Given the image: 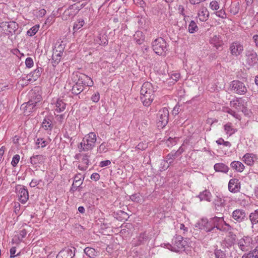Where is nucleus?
I'll return each mask as SVG.
<instances>
[{
  "label": "nucleus",
  "mask_w": 258,
  "mask_h": 258,
  "mask_svg": "<svg viewBox=\"0 0 258 258\" xmlns=\"http://www.w3.org/2000/svg\"><path fill=\"white\" fill-rule=\"evenodd\" d=\"M155 88L152 84L148 82H145L141 89V100L143 104L149 106L154 98Z\"/></svg>",
  "instance_id": "obj_1"
},
{
  "label": "nucleus",
  "mask_w": 258,
  "mask_h": 258,
  "mask_svg": "<svg viewBox=\"0 0 258 258\" xmlns=\"http://www.w3.org/2000/svg\"><path fill=\"white\" fill-rule=\"evenodd\" d=\"M186 245L185 241L183 240V237L180 235H175L171 241V243L165 244L166 248L172 251L178 252L184 250V247Z\"/></svg>",
  "instance_id": "obj_2"
},
{
  "label": "nucleus",
  "mask_w": 258,
  "mask_h": 258,
  "mask_svg": "<svg viewBox=\"0 0 258 258\" xmlns=\"http://www.w3.org/2000/svg\"><path fill=\"white\" fill-rule=\"evenodd\" d=\"M96 142V136L94 133L91 132L88 134L86 138L78 146L79 151H88L92 150L95 146Z\"/></svg>",
  "instance_id": "obj_3"
},
{
  "label": "nucleus",
  "mask_w": 258,
  "mask_h": 258,
  "mask_svg": "<svg viewBox=\"0 0 258 258\" xmlns=\"http://www.w3.org/2000/svg\"><path fill=\"white\" fill-rule=\"evenodd\" d=\"M166 42L161 37L156 39L152 43V48L154 52L160 55H164L166 51Z\"/></svg>",
  "instance_id": "obj_4"
},
{
  "label": "nucleus",
  "mask_w": 258,
  "mask_h": 258,
  "mask_svg": "<svg viewBox=\"0 0 258 258\" xmlns=\"http://www.w3.org/2000/svg\"><path fill=\"white\" fill-rule=\"evenodd\" d=\"M169 111L166 107L161 109L157 115L158 127L163 128L168 122Z\"/></svg>",
  "instance_id": "obj_5"
},
{
  "label": "nucleus",
  "mask_w": 258,
  "mask_h": 258,
  "mask_svg": "<svg viewBox=\"0 0 258 258\" xmlns=\"http://www.w3.org/2000/svg\"><path fill=\"white\" fill-rule=\"evenodd\" d=\"M211 224L213 230V234L211 236L214 238L218 236V231H220L221 226L223 225L224 218L215 216L210 219Z\"/></svg>",
  "instance_id": "obj_6"
},
{
  "label": "nucleus",
  "mask_w": 258,
  "mask_h": 258,
  "mask_svg": "<svg viewBox=\"0 0 258 258\" xmlns=\"http://www.w3.org/2000/svg\"><path fill=\"white\" fill-rule=\"evenodd\" d=\"M230 87L232 91L239 95H244L247 92V88L245 84L239 80L232 81Z\"/></svg>",
  "instance_id": "obj_7"
},
{
  "label": "nucleus",
  "mask_w": 258,
  "mask_h": 258,
  "mask_svg": "<svg viewBox=\"0 0 258 258\" xmlns=\"http://www.w3.org/2000/svg\"><path fill=\"white\" fill-rule=\"evenodd\" d=\"M73 80L74 82L76 81L77 80L79 81L81 84L84 86L85 85L88 87H92L93 85V82L91 78L88 76L80 73L79 72L74 73L73 74Z\"/></svg>",
  "instance_id": "obj_8"
},
{
  "label": "nucleus",
  "mask_w": 258,
  "mask_h": 258,
  "mask_svg": "<svg viewBox=\"0 0 258 258\" xmlns=\"http://www.w3.org/2000/svg\"><path fill=\"white\" fill-rule=\"evenodd\" d=\"M64 47L61 44L55 46L53 49L52 55V64L53 67H56L60 62Z\"/></svg>",
  "instance_id": "obj_9"
},
{
  "label": "nucleus",
  "mask_w": 258,
  "mask_h": 258,
  "mask_svg": "<svg viewBox=\"0 0 258 258\" xmlns=\"http://www.w3.org/2000/svg\"><path fill=\"white\" fill-rule=\"evenodd\" d=\"M195 227L205 230L208 233V235H213L210 219L208 220L206 218H202L195 224Z\"/></svg>",
  "instance_id": "obj_10"
},
{
  "label": "nucleus",
  "mask_w": 258,
  "mask_h": 258,
  "mask_svg": "<svg viewBox=\"0 0 258 258\" xmlns=\"http://www.w3.org/2000/svg\"><path fill=\"white\" fill-rule=\"evenodd\" d=\"M246 61L248 65L254 66L257 62L258 55L256 51L251 48L247 49L245 52Z\"/></svg>",
  "instance_id": "obj_11"
},
{
  "label": "nucleus",
  "mask_w": 258,
  "mask_h": 258,
  "mask_svg": "<svg viewBox=\"0 0 258 258\" xmlns=\"http://www.w3.org/2000/svg\"><path fill=\"white\" fill-rule=\"evenodd\" d=\"M16 190L20 202L22 204H25L29 199V194L27 189L24 186L19 185L16 186Z\"/></svg>",
  "instance_id": "obj_12"
},
{
  "label": "nucleus",
  "mask_w": 258,
  "mask_h": 258,
  "mask_svg": "<svg viewBox=\"0 0 258 258\" xmlns=\"http://www.w3.org/2000/svg\"><path fill=\"white\" fill-rule=\"evenodd\" d=\"M29 101L34 104L38 105L42 99L41 95L38 90V88L35 87L31 90L28 94Z\"/></svg>",
  "instance_id": "obj_13"
},
{
  "label": "nucleus",
  "mask_w": 258,
  "mask_h": 258,
  "mask_svg": "<svg viewBox=\"0 0 258 258\" xmlns=\"http://www.w3.org/2000/svg\"><path fill=\"white\" fill-rule=\"evenodd\" d=\"M252 240L250 237L246 236L238 240V245L242 251H247L251 246Z\"/></svg>",
  "instance_id": "obj_14"
},
{
  "label": "nucleus",
  "mask_w": 258,
  "mask_h": 258,
  "mask_svg": "<svg viewBox=\"0 0 258 258\" xmlns=\"http://www.w3.org/2000/svg\"><path fill=\"white\" fill-rule=\"evenodd\" d=\"M229 50L232 55L237 56L242 53L243 46L240 42L236 41L230 44Z\"/></svg>",
  "instance_id": "obj_15"
},
{
  "label": "nucleus",
  "mask_w": 258,
  "mask_h": 258,
  "mask_svg": "<svg viewBox=\"0 0 258 258\" xmlns=\"http://www.w3.org/2000/svg\"><path fill=\"white\" fill-rule=\"evenodd\" d=\"M36 104L30 103V101L23 103L21 106V110L23 111L25 115H29L31 113L35 111L37 107Z\"/></svg>",
  "instance_id": "obj_16"
},
{
  "label": "nucleus",
  "mask_w": 258,
  "mask_h": 258,
  "mask_svg": "<svg viewBox=\"0 0 258 258\" xmlns=\"http://www.w3.org/2000/svg\"><path fill=\"white\" fill-rule=\"evenodd\" d=\"M231 216L237 222L241 223L246 219V213L242 209H236L232 213Z\"/></svg>",
  "instance_id": "obj_17"
},
{
  "label": "nucleus",
  "mask_w": 258,
  "mask_h": 258,
  "mask_svg": "<svg viewBox=\"0 0 258 258\" xmlns=\"http://www.w3.org/2000/svg\"><path fill=\"white\" fill-rule=\"evenodd\" d=\"M229 190L233 193L239 191L240 189V183L238 179L233 178L229 180L228 183Z\"/></svg>",
  "instance_id": "obj_18"
},
{
  "label": "nucleus",
  "mask_w": 258,
  "mask_h": 258,
  "mask_svg": "<svg viewBox=\"0 0 258 258\" xmlns=\"http://www.w3.org/2000/svg\"><path fill=\"white\" fill-rule=\"evenodd\" d=\"M75 5H72L69 6V7L64 11V13L62 15V19L63 20H68L74 17L76 13L78 12H75Z\"/></svg>",
  "instance_id": "obj_19"
},
{
  "label": "nucleus",
  "mask_w": 258,
  "mask_h": 258,
  "mask_svg": "<svg viewBox=\"0 0 258 258\" xmlns=\"http://www.w3.org/2000/svg\"><path fill=\"white\" fill-rule=\"evenodd\" d=\"M74 256V251L69 247H66L58 252L56 258H73Z\"/></svg>",
  "instance_id": "obj_20"
},
{
  "label": "nucleus",
  "mask_w": 258,
  "mask_h": 258,
  "mask_svg": "<svg viewBox=\"0 0 258 258\" xmlns=\"http://www.w3.org/2000/svg\"><path fill=\"white\" fill-rule=\"evenodd\" d=\"M210 42L211 44L213 45L217 49H218L219 47H221L223 44L222 38L219 34L212 35L210 37Z\"/></svg>",
  "instance_id": "obj_21"
},
{
  "label": "nucleus",
  "mask_w": 258,
  "mask_h": 258,
  "mask_svg": "<svg viewBox=\"0 0 258 258\" xmlns=\"http://www.w3.org/2000/svg\"><path fill=\"white\" fill-rule=\"evenodd\" d=\"M215 209L219 212H221L224 209L225 206V200L222 198L217 197L213 202Z\"/></svg>",
  "instance_id": "obj_22"
},
{
  "label": "nucleus",
  "mask_w": 258,
  "mask_h": 258,
  "mask_svg": "<svg viewBox=\"0 0 258 258\" xmlns=\"http://www.w3.org/2000/svg\"><path fill=\"white\" fill-rule=\"evenodd\" d=\"M89 157L90 155L88 154H85L83 155L82 161L78 166L80 170L85 171L87 169L89 164Z\"/></svg>",
  "instance_id": "obj_23"
},
{
  "label": "nucleus",
  "mask_w": 258,
  "mask_h": 258,
  "mask_svg": "<svg viewBox=\"0 0 258 258\" xmlns=\"http://www.w3.org/2000/svg\"><path fill=\"white\" fill-rule=\"evenodd\" d=\"M198 15L201 22H205L209 17V12L206 8L202 7L199 11Z\"/></svg>",
  "instance_id": "obj_24"
},
{
  "label": "nucleus",
  "mask_w": 258,
  "mask_h": 258,
  "mask_svg": "<svg viewBox=\"0 0 258 258\" xmlns=\"http://www.w3.org/2000/svg\"><path fill=\"white\" fill-rule=\"evenodd\" d=\"M45 160V158L42 155H34L30 158V162L33 165L37 166L43 163Z\"/></svg>",
  "instance_id": "obj_25"
},
{
  "label": "nucleus",
  "mask_w": 258,
  "mask_h": 258,
  "mask_svg": "<svg viewBox=\"0 0 258 258\" xmlns=\"http://www.w3.org/2000/svg\"><path fill=\"white\" fill-rule=\"evenodd\" d=\"M55 105V110L57 112H61L66 109L67 104L63 99L59 98L57 99Z\"/></svg>",
  "instance_id": "obj_26"
},
{
  "label": "nucleus",
  "mask_w": 258,
  "mask_h": 258,
  "mask_svg": "<svg viewBox=\"0 0 258 258\" xmlns=\"http://www.w3.org/2000/svg\"><path fill=\"white\" fill-rule=\"evenodd\" d=\"M214 169L216 172L227 173L229 171V167L223 163H218L214 165Z\"/></svg>",
  "instance_id": "obj_27"
},
{
  "label": "nucleus",
  "mask_w": 258,
  "mask_h": 258,
  "mask_svg": "<svg viewBox=\"0 0 258 258\" xmlns=\"http://www.w3.org/2000/svg\"><path fill=\"white\" fill-rule=\"evenodd\" d=\"M83 90L84 86L78 80V81L76 82L75 84L72 86V93L74 95H77L80 94Z\"/></svg>",
  "instance_id": "obj_28"
},
{
  "label": "nucleus",
  "mask_w": 258,
  "mask_h": 258,
  "mask_svg": "<svg viewBox=\"0 0 258 258\" xmlns=\"http://www.w3.org/2000/svg\"><path fill=\"white\" fill-rule=\"evenodd\" d=\"M231 167L238 172H242L245 168L244 165L240 161H234L230 164Z\"/></svg>",
  "instance_id": "obj_29"
},
{
  "label": "nucleus",
  "mask_w": 258,
  "mask_h": 258,
  "mask_svg": "<svg viewBox=\"0 0 258 258\" xmlns=\"http://www.w3.org/2000/svg\"><path fill=\"white\" fill-rule=\"evenodd\" d=\"M255 158L254 154L246 153L243 157V161L247 165L251 166L254 163Z\"/></svg>",
  "instance_id": "obj_30"
},
{
  "label": "nucleus",
  "mask_w": 258,
  "mask_h": 258,
  "mask_svg": "<svg viewBox=\"0 0 258 258\" xmlns=\"http://www.w3.org/2000/svg\"><path fill=\"white\" fill-rule=\"evenodd\" d=\"M182 152V149L180 148L176 152H172L168 154L167 156L166 162H169V164H171L174 159H175L178 156L181 154Z\"/></svg>",
  "instance_id": "obj_31"
},
{
  "label": "nucleus",
  "mask_w": 258,
  "mask_h": 258,
  "mask_svg": "<svg viewBox=\"0 0 258 258\" xmlns=\"http://www.w3.org/2000/svg\"><path fill=\"white\" fill-rule=\"evenodd\" d=\"M230 105L231 107L236 109L237 111H243L244 106L238 99L231 101Z\"/></svg>",
  "instance_id": "obj_32"
},
{
  "label": "nucleus",
  "mask_w": 258,
  "mask_h": 258,
  "mask_svg": "<svg viewBox=\"0 0 258 258\" xmlns=\"http://www.w3.org/2000/svg\"><path fill=\"white\" fill-rule=\"evenodd\" d=\"M96 43L99 45H106L108 44V40L107 36L105 35L99 34L95 39Z\"/></svg>",
  "instance_id": "obj_33"
},
{
  "label": "nucleus",
  "mask_w": 258,
  "mask_h": 258,
  "mask_svg": "<svg viewBox=\"0 0 258 258\" xmlns=\"http://www.w3.org/2000/svg\"><path fill=\"white\" fill-rule=\"evenodd\" d=\"M26 228H23L20 230L19 234L18 235V239L19 242L22 241L24 238H25L29 231L28 229H30V227L25 224Z\"/></svg>",
  "instance_id": "obj_34"
},
{
  "label": "nucleus",
  "mask_w": 258,
  "mask_h": 258,
  "mask_svg": "<svg viewBox=\"0 0 258 258\" xmlns=\"http://www.w3.org/2000/svg\"><path fill=\"white\" fill-rule=\"evenodd\" d=\"M211 194L210 191L207 190H205L202 192H201L199 195V197L201 201H210L211 199Z\"/></svg>",
  "instance_id": "obj_35"
},
{
  "label": "nucleus",
  "mask_w": 258,
  "mask_h": 258,
  "mask_svg": "<svg viewBox=\"0 0 258 258\" xmlns=\"http://www.w3.org/2000/svg\"><path fill=\"white\" fill-rule=\"evenodd\" d=\"M42 126L44 130L49 131H51L53 127L51 120L47 118H45L43 119Z\"/></svg>",
  "instance_id": "obj_36"
},
{
  "label": "nucleus",
  "mask_w": 258,
  "mask_h": 258,
  "mask_svg": "<svg viewBox=\"0 0 258 258\" xmlns=\"http://www.w3.org/2000/svg\"><path fill=\"white\" fill-rule=\"evenodd\" d=\"M242 258H258V246H256L252 251L244 254Z\"/></svg>",
  "instance_id": "obj_37"
},
{
  "label": "nucleus",
  "mask_w": 258,
  "mask_h": 258,
  "mask_svg": "<svg viewBox=\"0 0 258 258\" xmlns=\"http://www.w3.org/2000/svg\"><path fill=\"white\" fill-rule=\"evenodd\" d=\"M43 69L42 68L38 67L33 72H31L29 76L32 77L34 80H36L39 78L42 72Z\"/></svg>",
  "instance_id": "obj_38"
},
{
  "label": "nucleus",
  "mask_w": 258,
  "mask_h": 258,
  "mask_svg": "<svg viewBox=\"0 0 258 258\" xmlns=\"http://www.w3.org/2000/svg\"><path fill=\"white\" fill-rule=\"evenodd\" d=\"M85 254L90 258H95L96 256V252L95 249L87 247L84 250Z\"/></svg>",
  "instance_id": "obj_39"
},
{
  "label": "nucleus",
  "mask_w": 258,
  "mask_h": 258,
  "mask_svg": "<svg viewBox=\"0 0 258 258\" xmlns=\"http://www.w3.org/2000/svg\"><path fill=\"white\" fill-rule=\"evenodd\" d=\"M249 218L252 225L257 224L258 223V209L251 213L249 216Z\"/></svg>",
  "instance_id": "obj_40"
},
{
  "label": "nucleus",
  "mask_w": 258,
  "mask_h": 258,
  "mask_svg": "<svg viewBox=\"0 0 258 258\" xmlns=\"http://www.w3.org/2000/svg\"><path fill=\"white\" fill-rule=\"evenodd\" d=\"M239 10V4L238 3H232L229 9V12L231 14L235 15L237 14Z\"/></svg>",
  "instance_id": "obj_41"
},
{
  "label": "nucleus",
  "mask_w": 258,
  "mask_h": 258,
  "mask_svg": "<svg viewBox=\"0 0 258 258\" xmlns=\"http://www.w3.org/2000/svg\"><path fill=\"white\" fill-rule=\"evenodd\" d=\"M10 33L12 34L17 30L18 25L15 22H10L7 25Z\"/></svg>",
  "instance_id": "obj_42"
},
{
  "label": "nucleus",
  "mask_w": 258,
  "mask_h": 258,
  "mask_svg": "<svg viewBox=\"0 0 258 258\" xmlns=\"http://www.w3.org/2000/svg\"><path fill=\"white\" fill-rule=\"evenodd\" d=\"M224 131L226 134L229 136L233 135L236 131L230 123H228L224 125Z\"/></svg>",
  "instance_id": "obj_43"
},
{
  "label": "nucleus",
  "mask_w": 258,
  "mask_h": 258,
  "mask_svg": "<svg viewBox=\"0 0 258 258\" xmlns=\"http://www.w3.org/2000/svg\"><path fill=\"white\" fill-rule=\"evenodd\" d=\"M214 254L215 258H226V254L224 251L220 249L216 248L214 250Z\"/></svg>",
  "instance_id": "obj_44"
},
{
  "label": "nucleus",
  "mask_w": 258,
  "mask_h": 258,
  "mask_svg": "<svg viewBox=\"0 0 258 258\" xmlns=\"http://www.w3.org/2000/svg\"><path fill=\"white\" fill-rule=\"evenodd\" d=\"M85 22L83 19H80L75 22L73 26V30L77 31L81 28L84 25Z\"/></svg>",
  "instance_id": "obj_45"
},
{
  "label": "nucleus",
  "mask_w": 258,
  "mask_h": 258,
  "mask_svg": "<svg viewBox=\"0 0 258 258\" xmlns=\"http://www.w3.org/2000/svg\"><path fill=\"white\" fill-rule=\"evenodd\" d=\"M198 27L196 22L194 21H191L188 25V32L190 33H194L197 31Z\"/></svg>",
  "instance_id": "obj_46"
},
{
  "label": "nucleus",
  "mask_w": 258,
  "mask_h": 258,
  "mask_svg": "<svg viewBox=\"0 0 258 258\" xmlns=\"http://www.w3.org/2000/svg\"><path fill=\"white\" fill-rule=\"evenodd\" d=\"M81 176H82L80 173H78L75 176L73 183L75 185L76 187H79L82 184V181H81Z\"/></svg>",
  "instance_id": "obj_47"
},
{
  "label": "nucleus",
  "mask_w": 258,
  "mask_h": 258,
  "mask_svg": "<svg viewBox=\"0 0 258 258\" xmlns=\"http://www.w3.org/2000/svg\"><path fill=\"white\" fill-rule=\"evenodd\" d=\"M39 28V25H35L33 27H32L30 29H29L27 32V34L28 35L30 36H32L34 35L38 31Z\"/></svg>",
  "instance_id": "obj_48"
},
{
  "label": "nucleus",
  "mask_w": 258,
  "mask_h": 258,
  "mask_svg": "<svg viewBox=\"0 0 258 258\" xmlns=\"http://www.w3.org/2000/svg\"><path fill=\"white\" fill-rule=\"evenodd\" d=\"M225 111L230 114V115H232L235 118L238 119L239 120L241 119L240 115L238 114L237 112H236L235 111L232 110L231 109L226 108Z\"/></svg>",
  "instance_id": "obj_49"
},
{
  "label": "nucleus",
  "mask_w": 258,
  "mask_h": 258,
  "mask_svg": "<svg viewBox=\"0 0 258 258\" xmlns=\"http://www.w3.org/2000/svg\"><path fill=\"white\" fill-rule=\"evenodd\" d=\"M36 144L37 145V148H39L40 147L41 148H44L47 145L46 141L44 140L42 138H38V139H37V141L36 142Z\"/></svg>",
  "instance_id": "obj_50"
},
{
  "label": "nucleus",
  "mask_w": 258,
  "mask_h": 258,
  "mask_svg": "<svg viewBox=\"0 0 258 258\" xmlns=\"http://www.w3.org/2000/svg\"><path fill=\"white\" fill-rule=\"evenodd\" d=\"M130 199L135 202L140 203L142 201V199L139 194H135L130 196Z\"/></svg>",
  "instance_id": "obj_51"
},
{
  "label": "nucleus",
  "mask_w": 258,
  "mask_h": 258,
  "mask_svg": "<svg viewBox=\"0 0 258 258\" xmlns=\"http://www.w3.org/2000/svg\"><path fill=\"white\" fill-rule=\"evenodd\" d=\"M216 143L218 145H222L223 144L224 146L226 147H231V144L228 141H224V140L222 138H219L218 140L216 141Z\"/></svg>",
  "instance_id": "obj_52"
},
{
  "label": "nucleus",
  "mask_w": 258,
  "mask_h": 258,
  "mask_svg": "<svg viewBox=\"0 0 258 258\" xmlns=\"http://www.w3.org/2000/svg\"><path fill=\"white\" fill-rule=\"evenodd\" d=\"M20 160V156L18 154H16L14 156L11 162V164L13 167H16Z\"/></svg>",
  "instance_id": "obj_53"
},
{
  "label": "nucleus",
  "mask_w": 258,
  "mask_h": 258,
  "mask_svg": "<svg viewBox=\"0 0 258 258\" xmlns=\"http://www.w3.org/2000/svg\"><path fill=\"white\" fill-rule=\"evenodd\" d=\"M232 229V227L228 223H227L224 220L223 225L221 226L220 231H228Z\"/></svg>",
  "instance_id": "obj_54"
},
{
  "label": "nucleus",
  "mask_w": 258,
  "mask_h": 258,
  "mask_svg": "<svg viewBox=\"0 0 258 258\" xmlns=\"http://www.w3.org/2000/svg\"><path fill=\"white\" fill-rule=\"evenodd\" d=\"M210 7L213 10H217L219 9V5L217 1H214L210 3Z\"/></svg>",
  "instance_id": "obj_55"
},
{
  "label": "nucleus",
  "mask_w": 258,
  "mask_h": 258,
  "mask_svg": "<svg viewBox=\"0 0 258 258\" xmlns=\"http://www.w3.org/2000/svg\"><path fill=\"white\" fill-rule=\"evenodd\" d=\"M215 14L217 17L222 19H225L226 18V13L223 9H221L219 11L216 12Z\"/></svg>",
  "instance_id": "obj_56"
},
{
  "label": "nucleus",
  "mask_w": 258,
  "mask_h": 258,
  "mask_svg": "<svg viewBox=\"0 0 258 258\" xmlns=\"http://www.w3.org/2000/svg\"><path fill=\"white\" fill-rule=\"evenodd\" d=\"M166 162H167L164 160H161L160 161V166L159 167L160 171H162L163 170H165V169H167L168 168V165L166 166Z\"/></svg>",
  "instance_id": "obj_57"
},
{
  "label": "nucleus",
  "mask_w": 258,
  "mask_h": 258,
  "mask_svg": "<svg viewBox=\"0 0 258 258\" xmlns=\"http://www.w3.org/2000/svg\"><path fill=\"white\" fill-rule=\"evenodd\" d=\"M25 64L27 67L31 68L33 66V60L31 57H27L25 60Z\"/></svg>",
  "instance_id": "obj_58"
},
{
  "label": "nucleus",
  "mask_w": 258,
  "mask_h": 258,
  "mask_svg": "<svg viewBox=\"0 0 258 258\" xmlns=\"http://www.w3.org/2000/svg\"><path fill=\"white\" fill-rule=\"evenodd\" d=\"M147 143L141 142L136 146V148L138 150H144L147 148Z\"/></svg>",
  "instance_id": "obj_59"
},
{
  "label": "nucleus",
  "mask_w": 258,
  "mask_h": 258,
  "mask_svg": "<svg viewBox=\"0 0 258 258\" xmlns=\"http://www.w3.org/2000/svg\"><path fill=\"white\" fill-rule=\"evenodd\" d=\"M46 13V11L45 9H42L39 10L36 12V16L37 17L42 18L43 17Z\"/></svg>",
  "instance_id": "obj_60"
},
{
  "label": "nucleus",
  "mask_w": 258,
  "mask_h": 258,
  "mask_svg": "<svg viewBox=\"0 0 258 258\" xmlns=\"http://www.w3.org/2000/svg\"><path fill=\"white\" fill-rule=\"evenodd\" d=\"M100 99V95L99 93H96L93 94L91 97V100L94 102H98Z\"/></svg>",
  "instance_id": "obj_61"
},
{
  "label": "nucleus",
  "mask_w": 258,
  "mask_h": 258,
  "mask_svg": "<svg viewBox=\"0 0 258 258\" xmlns=\"http://www.w3.org/2000/svg\"><path fill=\"white\" fill-rule=\"evenodd\" d=\"M41 181V180H37L36 179H33L31 180V182L30 183V186L32 187H34L36 186H37V185H38Z\"/></svg>",
  "instance_id": "obj_62"
},
{
  "label": "nucleus",
  "mask_w": 258,
  "mask_h": 258,
  "mask_svg": "<svg viewBox=\"0 0 258 258\" xmlns=\"http://www.w3.org/2000/svg\"><path fill=\"white\" fill-rule=\"evenodd\" d=\"M111 164V161L109 160L102 161L99 164V166L103 167L109 165Z\"/></svg>",
  "instance_id": "obj_63"
},
{
  "label": "nucleus",
  "mask_w": 258,
  "mask_h": 258,
  "mask_svg": "<svg viewBox=\"0 0 258 258\" xmlns=\"http://www.w3.org/2000/svg\"><path fill=\"white\" fill-rule=\"evenodd\" d=\"M90 178L92 180L96 181L100 179V175L98 173L95 172L92 174Z\"/></svg>",
  "instance_id": "obj_64"
}]
</instances>
